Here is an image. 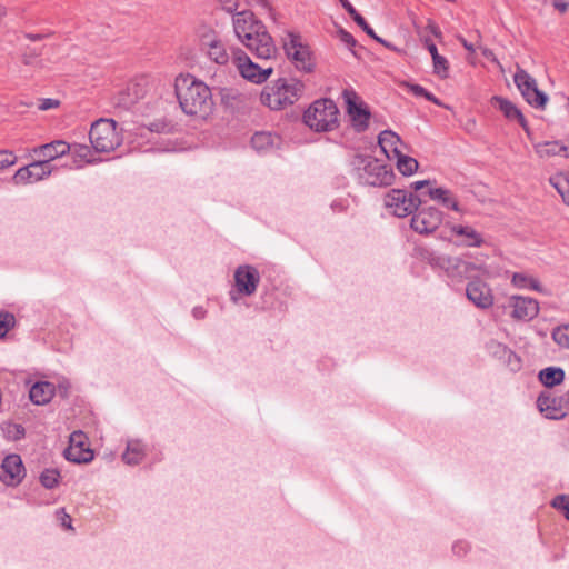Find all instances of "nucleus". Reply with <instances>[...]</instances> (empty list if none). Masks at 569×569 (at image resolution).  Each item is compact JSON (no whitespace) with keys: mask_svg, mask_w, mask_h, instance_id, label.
Instances as JSON below:
<instances>
[{"mask_svg":"<svg viewBox=\"0 0 569 569\" xmlns=\"http://www.w3.org/2000/svg\"><path fill=\"white\" fill-rule=\"evenodd\" d=\"M232 22L236 36L257 59L269 60L276 56L277 47L272 37L264 24L254 18L253 12H236Z\"/></svg>","mask_w":569,"mask_h":569,"instance_id":"f257e3e1","label":"nucleus"},{"mask_svg":"<svg viewBox=\"0 0 569 569\" xmlns=\"http://www.w3.org/2000/svg\"><path fill=\"white\" fill-rule=\"evenodd\" d=\"M176 94L182 111L191 117L207 119L213 111L210 88L194 77L179 76L174 83Z\"/></svg>","mask_w":569,"mask_h":569,"instance_id":"f03ea898","label":"nucleus"},{"mask_svg":"<svg viewBox=\"0 0 569 569\" xmlns=\"http://www.w3.org/2000/svg\"><path fill=\"white\" fill-rule=\"evenodd\" d=\"M305 84L297 79L280 78L261 93V101L272 110H281L297 102L303 93Z\"/></svg>","mask_w":569,"mask_h":569,"instance_id":"7ed1b4c3","label":"nucleus"},{"mask_svg":"<svg viewBox=\"0 0 569 569\" xmlns=\"http://www.w3.org/2000/svg\"><path fill=\"white\" fill-rule=\"evenodd\" d=\"M339 109L331 99L316 100L303 113V122L313 131L327 132L338 127Z\"/></svg>","mask_w":569,"mask_h":569,"instance_id":"20e7f679","label":"nucleus"},{"mask_svg":"<svg viewBox=\"0 0 569 569\" xmlns=\"http://www.w3.org/2000/svg\"><path fill=\"white\" fill-rule=\"evenodd\" d=\"M90 142L97 152H111L122 142V136L117 130L113 119L101 118L91 124Z\"/></svg>","mask_w":569,"mask_h":569,"instance_id":"39448f33","label":"nucleus"},{"mask_svg":"<svg viewBox=\"0 0 569 569\" xmlns=\"http://www.w3.org/2000/svg\"><path fill=\"white\" fill-rule=\"evenodd\" d=\"M197 37L201 50L217 64H226L229 54L220 36L209 26H200L197 29Z\"/></svg>","mask_w":569,"mask_h":569,"instance_id":"423d86ee","label":"nucleus"},{"mask_svg":"<svg viewBox=\"0 0 569 569\" xmlns=\"http://www.w3.org/2000/svg\"><path fill=\"white\" fill-rule=\"evenodd\" d=\"M283 49L287 57L295 63L298 70L311 72L313 63L308 47L303 44L300 34L287 32L283 37Z\"/></svg>","mask_w":569,"mask_h":569,"instance_id":"0eeeda50","label":"nucleus"},{"mask_svg":"<svg viewBox=\"0 0 569 569\" xmlns=\"http://www.w3.org/2000/svg\"><path fill=\"white\" fill-rule=\"evenodd\" d=\"M232 61L239 73L253 83L264 82L273 72L272 67L256 63L240 49L232 52Z\"/></svg>","mask_w":569,"mask_h":569,"instance_id":"6e6552de","label":"nucleus"},{"mask_svg":"<svg viewBox=\"0 0 569 569\" xmlns=\"http://www.w3.org/2000/svg\"><path fill=\"white\" fill-rule=\"evenodd\" d=\"M385 206L393 216L407 217L420 206V199L411 192L401 189H392L385 196Z\"/></svg>","mask_w":569,"mask_h":569,"instance_id":"1a4fd4ad","label":"nucleus"},{"mask_svg":"<svg viewBox=\"0 0 569 569\" xmlns=\"http://www.w3.org/2000/svg\"><path fill=\"white\" fill-rule=\"evenodd\" d=\"M513 81L521 92L525 100L536 108H543L547 103L548 97L545 92L540 91L537 81L523 69L518 68L513 76Z\"/></svg>","mask_w":569,"mask_h":569,"instance_id":"9d476101","label":"nucleus"},{"mask_svg":"<svg viewBox=\"0 0 569 569\" xmlns=\"http://www.w3.org/2000/svg\"><path fill=\"white\" fill-rule=\"evenodd\" d=\"M539 411L548 419L559 420L569 412V397L557 396L552 391H542L538 399Z\"/></svg>","mask_w":569,"mask_h":569,"instance_id":"9b49d317","label":"nucleus"},{"mask_svg":"<svg viewBox=\"0 0 569 569\" xmlns=\"http://www.w3.org/2000/svg\"><path fill=\"white\" fill-rule=\"evenodd\" d=\"M342 97L347 104V112L350 116L353 128L358 132L367 130L370 119L368 107L362 101H359V97L352 90H343Z\"/></svg>","mask_w":569,"mask_h":569,"instance_id":"f8f14e48","label":"nucleus"},{"mask_svg":"<svg viewBox=\"0 0 569 569\" xmlns=\"http://www.w3.org/2000/svg\"><path fill=\"white\" fill-rule=\"evenodd\" d=\"M393 172L387 168V166L381 164L378 160L368 158L365 161L363 167V181L373 187H382L389 186L393 180Z\"/></svg>","mask_w":569,"mask_h":569,"instance_id":"ddd939ff","label":"nucleus"},{"mask_svg":"<svg viewBox=\"0 0 569 569\" xmlns=\"http://www.w3.org/2000/svg\"><path fill=\"white\" fill-rule=\"evenodd\" d=\"M52 170L53 167L51 164H47V161H33L32 163L20 168L12 177V181L14 184L34 183L49 177Z\"/></svg>","mask_w":569,"mask_h":569,"instance_id":"4468645a","label":"nucleus"},{"mask_svg":"<svg viewBox=\"0 0 569 569\" xmlns=\"http://www.w3.org/2000/svg\"><path fill=\"white\" fill-rule=\"evenodd\" d=\"M442 221V213L435 207L423 208L411 218V228L419 233L433 232Z\"/></svg>","mask_w":569,"mask_h":569,"instance_id":"2eb2a0df","label":"nucleus"},{"mask_svg":"<svg viewBox=\"0 0 569 569\" xmlns=\"http://www.w3.org/2000/svg\"><path fill=\"white\" fill-rule=\"evenodd\" d=\"M234 282L240 293L251 296L260 282V274L252 266H240L234 272Z\"/></svg>","mask_w":569,"mask_h":569,"instance_id":"dca6fc26","label":"nucleus"},{"mask_svg":"<svg viewBox=\"0 0 569 569\" xmlns=\"http://www.w3.org/2000/svg\"><path fill=\"white\" fill-rule=\"evenodd\" d=\"M466 296L480 309H488L493 305V295L490 287L479 279L472 280L467 284Z\"/></svg>","mask_w":569,"mask_h":569,"instance_id":"f3484780","label":"nucleus"},{"mask_svg":"<svg viewBox=\"0 0 569 569\" xmlns=\"http://www.w3.org/2000/svg\"><path fill=\"white\" fill-rule=\"evenodd\" d=\"M23 477L24 467L20 456H7L0 466V480L7 485H18Z\"/></svg>","mask_w":569,"mask_h":569,"instance_id":"a211bd4d","label":"nucleus"},{"mask_svg":"<svg viewBox=\"0 0 569 569\" xmlns=\"http://www.w3.org/2000/svg\"><path fill=\"white\" fill-rule=\"evenodd\" d=\"M429 263L442 269L448 277L461 280L466 278V260L458 257L432 256Z\"/></svg>","mask_w":569,"mask_h":569,"instance_id":"6ab92c4d","label":"nucleus"},{"mask_svg":"<svg viewBox=\"0 0 569 569\" xmlns=\"http://www.w3.org/2000/svg\"><path fill=\"white\" fill-rule=\"evenodd\" d=\"M512 317L518 320H531L539 313V303L532 298L513 297Z\"/></svg>","mask_w":569,"mask_h":569,"instance_id":"aec40b11","label":"nucleus"},{"mask_svg":"<svg viewBox=\"0 0 569 569\" xmlns=\"http://www.w3.org/2000/svg\"><path fill=\"white\" fill-rule=\"evenodd\" d=\"M70 150V146L63 140H56L50 143L39 146L33 149V153L37 154L41 161H47V164L59 157L67 154Z\"/></svg>","mask_w":569,"mask_h":569,"instance_id":"412c9836","label":"nucleus"},{"mask_svg":"<svg viewBox=\"0 0 569 569\" xmlns=\"http://www.w3.org/2000/svg\"><path fill=\"white\" fill-rule=\"evenodd\" d=\"M378 143L389 159H395L402 150L403 142L400 137L391 130L380 132Z\"/></svg>","mask_w":569,"mask_h":569,"instance_id":"4be33fe9","label":"nucleus"},{"mask_svg":"<svg viewBox=\"0 0 569 569\" xmlns=\"http://www.w3.org/2000/svg\"><path fill=\"white\" fill-rule=\"evenodd\" d=\"M450 231L462 238L459 244L466 247H480L483 243L481 234L470 226L450 224Z\"/></svg>","mask_w":569,"mask_h":569,"instance_id":"5701e85b","label":"nucleus"},{"mask_svg":"<svg viewBox=\"0 0 569 569\" xmlns=\"http://www.w3.org/2000/svg\"><path fill=\"white\" fill-rule=\"evenodd\" d=\"M54 390V386L48 381L36 382L29 391V397L36 405H46L52 399Z\"/></svg>","mask_w":569,"mask_h":569,"instance_id":"b1692460","label":"nucleus"},{"mask_svg":"<svg viewBox=\"0 0 569 569\" xmlns=\"http://www.w3.org/2000/svg\"><path fill=\"white\" fill-rule=\"evenodd\" d=\"M535 150L540 158H550L558 154L569 157V147L559 141H547L535 144Z\"/></svg>","mask_w":569,"mask_h":569,"instance_id":"393cba45","label":"nucleus"},{"mask_svg":"<svg viewBox=\"0 0 569 569\" xmlns=\"http://www.w3.org/2000/svg\"><path fill=\"white\" fill-rule=\"evenodd\" d=\"M539 381L547 388H552L563 382L565 371L560 367H547L539 371Z\"/></svg>","mask_w":569,"mask_h":569,"instance_id":"a878e982","label":"nucleus"},{"mask_svg":"<svg viewBox=\"0 0 569 569\" xmlns=\"http://www.w3.org/2000/svg\"><path fill=\"white\" fill-rule=\"evenodd\" d=\"M64 457L72 462L86 463L93 459V452L89 448L72 445L64 450Z\"/></svg>","mask_w":569,"mask_h":569,"instance_id":"bb28decb","label":"nucleus"},{"mask_svg":"<svg viewBox=\"0 0 569 569\" xmlns=\"http://www.w3.org/2000/svg\"><path fill=\"white\" fill-rule=\"evenodd\" d=\"M139 99L136 87H128L124 90H121L117 97L114 98V106L117 108H121L122 110H129Z\"/></svg>","mask_w":569,"mask_h":569,"instance_id":"cd10ccee","label":"nucleus"},{"mask_svg":"<svg viewBox=\"0 0 569 569\" xmlns=\"http://www.w3.org/2000/svg\"><path fill=\"white\" fill-rule=\"evenodd\" d=\"M491 103L492 106L497 107L509 120H515L517 116H520L521 111L511 101L502 97H492Z\"/></svg>","mask_w":569,"mask_h":569,"instance_id":"c85d7f7f","label":"nucleus"},{"mask_svg":"<svg viewBox=\"0 0 569 569\" xmlns=\"http://www.w3.org/2000/svg\"><path fill=\"white\" fill-rule=\"evenodd\" d=\"M221 102L227 108L238 109L244 102V96L236 89L224 88L221 90Z\"/></svg>","mask_w":569,"mask_h":569,"instance_id":"c756f323","label":"nucleus"},{"mask_svg":"<svg viewBox=\"0 0 569 569\" xmlns=\"http://www.w3.org/2000/svg\"><path fill=\"white\" fill-rule=\"evenodd\" d=\"M512 283L518 288H530L535 291L542 292L543 288L541 287L539 280L531 276H527L521 272H516L512 274L511 279Z\"/></svg>","mask_w":569,"mask_h":569,"instance_id":"7c9ffc66","label":"nucleus"},{"mask_svg":"<svg viewBox=\"0 0 569 569\" xmlns=\"http://www.w3.org/2000/svg\"><path fill=\"white\" fill-rule=\"evenodd\" d=\"M143 450L139 441H130L122 459L127 465H137L142 460Z\"/></svg>","mask_w":569,"mask_h":569,"instance_id":"2f4dec72","label":"nucleus"},{"mask_svg":"<svg viewBox=\"0 0 569 569\" xmlns=\"http://www.w3.org/2000/svg\"><path fill=\"white\" fill-rule=\"evenodd\" d=\"M395 159L397 160V169L403 176H411L418 170V161L409 156L403 154L402 152Z\"/></svg>","mask_w":569,"mask_h":569,"instance_id":"473e14b6","label":"nucleus"},{"mask_svg":"<svg viewBox=\"0 0 569 569\" xmlns=\"http://www.w3.org/2000/svg\"><path fill=\"white\" fill-rule=\"evenodd\" d=\"M550 183L561 196L563 202L569 206V180L565 174H556L550 178Z\"/></svg>","mask_w":569,"mask_h":569,"instance_id":"72a5a7b5","label":"nucleus"},{"mask_svg":"<svg viewBox=\"0 0 569 569\" xmlns=\"http://www.w3.org/2000/svg\"><path fill=\"white\" fill-rule=\"evenodd\" d=\"M274 143V137L269 132H257L251 138L252 147L258 151L267 150Z\"/></svg>","mask_w":569,"mask_h":569,"instance_id":"f704fd0d","label":"nucleus"},{"mask_svg":"<svg viewBox=\"0 0 569 569\" xmlns=\"http://www.w3.org/2000/svg\"><path fill=\"white\" fill-rule=\"evenodd\" d=\"M553 341L561 348H569V323L556 327L552 330Z\"/></svg>","mask_w":569,"mask_h":569,"instance_id":"c9c22d12","label":"nucleus"},{"mask_svg":"<svg viewBox=\"0 0 569 569\" xmlns=\"http://www.w3.org/2000/svg\"><path fill=\"white\" fill-rule=\"evenodd\" d=\"M60 473L56 469H46L40 475V482L47 489L54 488L59 482Z\"/></svg>","mask_w":569,"mask_h":569,"instance_id":"e433bc0d","label":"nucleus"},{"mask_svg":"<svg viewBox=\"0 0 569 569\" xmlns=\"http://www.w3.org/2000/svg\"><path fill=\"white\" fill-rule=\"evenodd\" d=\"M435 73L441 78L448 77L449 64L445 57L437 54L432 58Z\"/></svg>","mask_w":569,"mask_h":569,"instance_id":"4c0bfd02","label":"nucleus"},{"mask_svg":"<svg viewBox=\"0 0 569 569\" xmlns=\"http://www.w3.org/2000/svg\"><path fill=\"white\" fill-rule=\"evenodd\" d=\"M14 316L10 312H0V338H3L7 332L14 326Z\"/></svg>","mask_w":569,"mask_h":569,"instance_id":"58836bf2","label":"nucleus"},{"mask_svg":"<svg viewBox=\"0 0 569 569\" xmlns=\"http://www.w3.org/2000/svg\"><path fill=\"white\" fill-rule=\"evenodd\" d=\"M551 505L553 508L561 510L565 513L566 519L569 520V497L563 495L557 496L552 500Z\"/></svg>","mask_w":569,"mask_h":569,"instance_id":"ea45409f","label":"nucleus"},{"mask_svg":"<svg viewBox=\"0 0 569 569\" xmlns=\"http://www.w3.org/2000/svg\"><path fill=\"white\" fill-rule=\"evenodd\" d=\"M17 157L8 150L0 151V170L11 167L16 163Z\"/></svg>","mask_w":569,"mask_h":569,"instance_id":"a19ab883","label":"nucleus"},{"mask_svg":"<svg viewBox=\"0 0 569 569\" xmlns=\"http://www.w3.org/2000/svg\"><path fill=\"white\" fill-rule=\"evenodd\" d=\"M353 19V21L372 39L376 38V32L373 31V29L367 23V21L365 20V18L356 12V14H353L351 17Z\"/></svg>","mask_w":569,"mask_h":569,"instance_id":"79ce46f5","label":"nucleus"},{"mask_svg":"<svg viewBox=\"0 0 569 569\" xmlns=\"http://www.w3.org/2000/svg\"><path fill=\"white\" fill-rule=\"evenodd\" d=\"M60 106V101L58 99L44 98L39 100V110L47 111L50 109L58 108Z\"/></svg>","mask_w":569,"mask_h":569,"instance_id":"37998d69","label":"nucleus"},{"mask_svg":"<svg viewBox=\"0 0 569 569\" xmlns=\"http://www.w3.org/2000/svg\"><path fill=\"white\" fill-rule=\"evenodd\" d=\"M445 207L450 208L455 211H460V207L457 202V200L452 197L451 192L448 190L447 196L442 197V199L439 201Z\"/></svg>","mask_w":569,"mask_h":569,"instance_id":"c03bdc74","label":"nucleus"},{"mask_svg":"<svg viewBox=\"0 0 569 569\" xmlns=\"http://www.w3.org/2000/svg\"><path fill=\"white\" fill-rule=\"evenodd\" d=\"M503 355L508 357V363L512 370H518L520 368V359L506 347L502 348Z\"/></svg>","mask_w":569,"mask_h":569,"instance_id":"a18cd8bd","label":"nucleus"},{"mask_svg":"<svg viewBox=\"0 0 569 569\" xmlns=\"http://www.w3.org/2000/svg\"><path fill=\"white\" fill-rule=\"evenodd\" d=\"M338 34H339L340 40L343 43H346L349 48H352L357 44V41L355 40L352 34L349 33L348 31H346L345 29L340 28L338 31Z\"/></svg>","mask_w":569,"mask_h":569,"instance_id":"49530a36","label":"nucleus"},{"mask_svg":"<svg viewBox=\"0 0 569 569\" xmlns=\"http://www.w3.org/2000/svg\"><path fill=\"white\" fill-rule=\"evenodd\" d=\"M246 2L249 6H254V7L261 8L263 11H266L268 13L272 12V7L270 3V0H246Z\"/></svg>","mask_w":569,"mask_h":569,"instance_id":"de8ad7c7","label":"nucleus"},{"mask_svg":"<svg viewBox=\"0 0 569 569\" xmlns=\"http://www.w3.org/2000/svg\"><path fill=\"white\" fill-rule=\"evenodd\" d=\"M84 439H86V437H84L83 432L74 431L70 436L69 446L76 445V446H79V447H83L84 446Z\"/></svg>","mask_w":569,"mask_h":569,"instance_id":"09e8293b","label":"nucleus"},{"mask_svg":"<svg viewBox=\"0 0 569 569\" xmlns=\"http://www.w3.org/2000/svg\"><path fill=\"white\" fill-rule=\"evenodd\" d=\"M448 189L432 188L429 189L428 194L432 200L440 201L442 197L447 196Z\"/></svg>","mask_w":569,"mask_h":569,"instance_id":"8fccbe9b","label":"nucleus"},{"mask_svg":"<svg viewBox=\"0 0 569 569\" xmlns=\"http://www.w3.org/2000/svg\"><path fill=\"white\" fill-rule=\"evenodd\" d=\"M40 56L34 49H31L29 52H24L21 57L22 63L26 66L32 64L33 60Z\"/></svg>","mask_w":569,"mask_h":569,"instance_id":"3c124183","label":"nucleus"},{"mask_svg":"<svg viewBox=\"0 0 569 569\" xmlns=\"http://www.w3.org/2000/svg\"><path fill=\"white\" fill-rule=\"evenodd\" d=\"M223 10L229 13H233L238 8V0H219Z\"/></svg>","mask_w":569,"mask_h":569,"instance_id":"603ef678","label":"nucleus"},{"mask_svg":"<svg viewBox=\"0 0 569 569\" xmlns=\"http://www.w3.org/2000/svg\"><path fill=\"white\" fill-rule=\"evenodd\" d=\"M57 515L59 516L62 527L67 529H72L71 517L64 511V509H60L59 511H57Z\"/></svg>","mask_w":569,"mask_h":569,"instance_id":"864d4df0","label":"nucleus"},{"mask_svg":"<svg viewBox=\"0 0 569 569\" xmlns=\"http://www.w3.org/2000/svg\"><path fill=\"white\" fill-rule=\"evenodd\" d=\"M76 154L80 158H86L90 153V149L88 146L79 144L74 150Z\"/></svg>","mask_w":569,"mask_h":569,"instance_id":"5fc2aeb1","label":"nucleus"},{"mask_svg":"<svg viewBox=\"0 0 569 569\" xmlns=\"http://www.w3.org/2000/svg\"><path fill=\"white\" fill-rule=\"evenodd\" d=\"M410 91L417 97H423L427 90L420 84H409Z\"/></svg>","mask_w":569,"mask_h":569,"instance_id":"6e6d98bb","label":"nucleus"},{"mask_svg":"<svg viewBox=\"0 0 569 569\" xmlns=\"http://www.w3.org/2000/svg\"><path fill=\"white\" fill-rule=\"evenodd\" d=\"M423 42L432 58L439 54L436 44L429 38H425Z\"/></svg>","mask_w":569,"mask_h":569,"instance_id":"4d7b16f0","label":"nucleus"},{"mask_svg":"<svg viewBox=\"0 0 569 569\" xmlns=\"http://www.w3.org/2000/svg\"><path fill=\"white\" fill-rule=\"evenodd\" d=\"M427 30H429L430 33H432L436 38H441V31L440 29L436 26L435 22L432 21H429L427 27H426Z\"/></svg>","mask_w":569,"mask_h":569,"instance_id":"13d9d810","label":"nucleus"},{"mask_svg":"<svg viewBox=\"0 0 569 569\" xmlns=\"http://www.w3.org/2000/svg\"><path fill=\"white\" fill-rule=\"evenodd\" d=\"M515 120H517L519 122V124L523 128L526 133L530 137L531 132H530L529 126H528L527 120L523 117L522 112H520V116H517V118Z\"/></svg>","mask_w":569,"mask_h":569,"instance_id":"bf43d9fd","label":"nucleus"},{"mask_svg":"<svg viewBox=\"0 0 569 569\" xmlns=\"http://www.w3.org/2000/svg\"><path fill=\"white\" fill-rule=\"evenodd\" d=\"M553 7L563 13L568 10L569 3L563 0H553Z\"/></svg>","mask_w":569,"mask_h":569,"instance_id":"052dcab7","label":"nucleus"},{"mask_svg":"<svg viewBox=\"0 0 569 569\" xmlns=\"http://www.w3.org/2000/svg\"><path fill=\"white\" fill-rule=\"evenodd\" d=\"M480 269H481V267H479L472 262L466 261V278L471 277L473 271L480 270Z\"/></svg>","mask_w":569,"mask_h":569,"instance_id":"680f3d73","label":"nucleus"},{"mask_svg":"<svg viewBox=\"0 0 569 569\" xmlns=\"http://www.w3.org/2000/svg\"><path fill=\"white\" fill-rule=\"evenodd\" d=\"M341 6L345 8V10L352 17L356 14L357 10L355 7L349 2V0H339Z\"/></svg>","mask_w":569,"mask_h":569,"instance_id":"e2e57ef3","label":"nucleus"},{"mask_svg":"<svg viewBox=\"0 0 569 569\" xmlns=\"http://www.w3.org/2000/svg\"><path fill=\"white\" fill-rule=\"evenodd\" d=\"M47 37V34H42V33H24V38L31 40V41H40L42 39H44Z\"/></svg>","mask_w":569,"mask_h":569,"instance_id":"0e129e2a","label":"nucleus"},{"mask_svg":"<svg viewBox=\"0 0 569 569\" xmlns=\"http://www.w3.org/2000/svg\"><path fill=\"white\" fill-rule=\"evenodd\" d=\"M481 52H482L483 57H486L487 59H489L493 62H497V58H496L495 53L492 52V50H490L488 48H482Z\"/></svg>","mask_w":569,"mask_h":569,"instance_id":"69168bd1","label":"nucleus"},{"mask_svg":"<svg viewBox=\"0 0 569 569\" xmlns=\"http://www.w3.org/2000/svg\"><path fill=\"white\" fill-rule=\"evenodd\" d=\"M428 101H431L432 103L442 107L443 104L440 102L438 98H436L431 92L427 91L423 96Z\"/></svg>","mask_w":569,"mask_h":569,"instance_id":"338daca9","label":"nucleus"},{"mask_svg":"<svg viewBox=\"0 0 569 569\" xmlns=\"http://www.w3.org/2000/svg\"><path fill=\"white\" fill-rule=\"evenodd\" d=\"M430 184V181L429 180H422V181H416L411 184V187L413 188V190H420L422 189L423 187Z\"/></svg>","mask_w":569,"mask_h":569,"instance_id":"774afa93","label":"nucleus"}]
</instances>
